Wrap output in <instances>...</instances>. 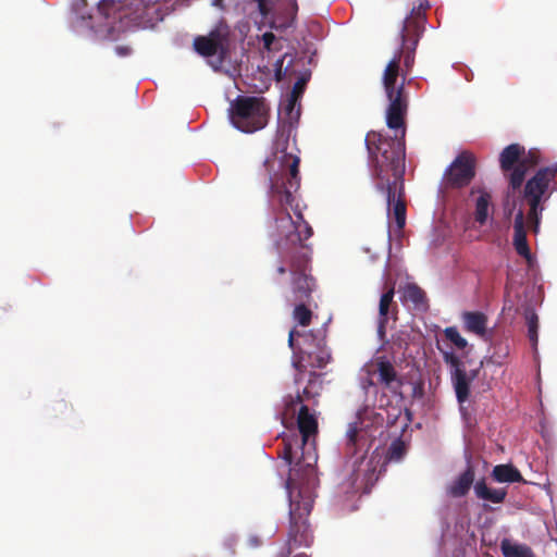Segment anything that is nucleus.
<instances>
[{
    "instance_id": "1",
    "label": "nucleus",
    "mask_w": 557,
    "mask_h": 557,
    "mask_svg": "<svg viewBox=\"0 0 557 557\" xmlns=\"http://www.w3.org/2000/svg\"><path fill=\"white\" fill-rule=\"evenodd\" d=\"M299 161L296 141H272L271 154L265 158L264 166L270 180L268 235L281 259L276 271L284 274V261L288 262L294 298L302 301L312 292L313 278L306 273L307 255L298 250L311 237L312 228L305 221L302 206L297 198Z\"/></svg>"
},
{
    "instance_id": "2",
    "label": "nucleus",
    "mask_w": 557,
    "mask_h": 557,
    "mask_svg": "<svg viewBox=\"0 0 557 557\" xmlns=\"http://www.w3.org/2000/svg\"><path fill=\"white\" fill-rule=\"evenodd\" d=\"M297 410V424L301 435V446L298 445V437L285 442L283 459L290 467L297 460L295 467L290 468V476L285 483L289 498V544L295 546H310L313 537L307 522L313 507V493L308 485H299L296 475L304 470L305 476L309 480L313 475V467L317 462L313 442L310 441L318 430V422L314 413H310L307 406L299 404Z\"/></svg>"
},
{
    "instance_id": "3",
    "label": "nucleus",
    "mask_w": 557,
    "mask_h": 557,
    "mask_svg": "<svg viewBox=\"0 0 557 557\" xmlns=\"http://www.w3.org/2000/svg\"><path fill=\"white\" fill-rule=\"evenodd\" d=\"M429 8L426 0L412 8L399 34L400 46L383 72L382 84L389 102L386 109V124L394 131L392 139H404L406 136L405 117L408 110V96L405 91V79L413 69L416 50L425 29V12ZM379 139L384 138L379 134Z\"/></svg>"
},
{
    "instance_id": "4",
    "label": "nucleus",
    "mask_w": 557,
    "mask_h": 557,
    "mask_svg": "<svg viewBox=\"0 0 557 557\" xmlns=\"http://www.w3.org/2000/svg\"><path fill=\"white\" fill-rule=\"evenodd\" d=\"M375 376L385 387L394 392L400 386L394 366L384 358L372 359L361 368L359 381L366 394L367 404L357 411L355 420L349 423L346 432L347 445L354 455L363 454L367 450L370 442L376 436L379 428L384 422L382 412L376 411V409H384L388 401L384 395L380 398L376 397Z\"/></svg>"
},
{
    "instance_id": "5",
    "label": "nucleus",
    "mask_w": 557,
    "mask_h": 557,
    "mask_svg": "<svg viewBox=\"0 0 557 557\" xmlns=\"http://www.w3.org/2000/svg\"><path fill=\"white\" fill-rule=\"evenodd\" d=\"M369 152L375 186L386 197L389 225L397 230L406 224V205L403 200L406 147L405 141H364Z\"/></svg>"
},
{
    "instance_id": "6",
    "label": "nucleus",
    "mask_w": 557,
    "mask_h": 557,
    "mask_svg": "<svg viewBox=\"0 0 557 557\" xmlns=\"http://www.w3.org/2000/svg\"><path fill=\"white\" fill-rule=\"evenodd\" d=\"M288 346L293 350V366L299 371L295 383L300 385L302 370L310 368H323L331 360V354L325 347V331L318 330L315 333H301L296 329L289 331ZM300 386H298L299 388ZM322 389L321 375L314 372L309 373L308 383L302 388V394L297 392L295 397L288 396L283 399L284 411L282 422L296 414V406L319 396Z\"/></svg>"
},
{
    "instance_id": "7",
    "label": "nucleus",
    "mask_w": 557,
    "mask_h": 557,
    "mask_svg": "<svg viewBox=\"0 0 557 557\" xmlns=\"http://www.w3.org/2000/svg\"><path fill=\"white\" fill-rule=\"evenodd\" d=\"M557 175V164H552L542 168L527 181L523 189L520 187L513 195H521V206L529 208L524 213L527 220L531 224L532 231L537 234L540 231V223L542 213L545 210V205L549 200L554 191V182ZM507 195L510 193L508 187Z\"/></svg>"
},
{
    "instance_id": "8",
    "label": "nucleus",
    "mask_w": 557,
    "mask_h": 557,
    "mask_svg": "<svg viewBox=\"0 0 557 557\" xmlns=\"http://www.w3.org/2000/svg\"><path fill=\"white\" fill-rule=\"evenodd\" d=\"M230 121L243 133H253L268 124L269 107L263 98L237 96L228 109Z\"/></svg>"
},
{
    "instance_id": "9",
    "label": "nucleus",
    "mask_w": 557,
    "mask_h": 557,
    "mask_svg": "<svg viewBox=\"0 0 557 557\" xmlns=\"http://www.w3.org/2000/svg\"><path fill=\"white\" fill-rule=\"evenodd\" d=\"M499 161L502 169L505 172H510L508 181L511 194L522 187L528 169L537 162L534 152H527L524 147H520L518 144L507 146L500 153Z\"/></svg>"
},
{
    "instance_id": "10",
    "label": "nucleus",
    "mask_w": 557,
    "mask_h": 557,
    "mask_svg": "<svg viewBox=\"0 0 557 557\" xmlns=\"http://www.w3.org/2000/svg\"><path fill=\"white\" fill-rule=\"evenodd\" d=\"M379 462L380 458L374 455L369 458L362 455L351 460L352 473L349 487L354 493L359 491L363 493L370 492V487L379 479V473L381 472V469H377Z\"/></svg>"
},
{
    "instance_id": "11",
    "label": "nucleus",
    "mask_w": 557,
    "mask_h": 557,
    "mask_svg": "<svg viewBox=\"0 0 557 557\" xmlns=\"http://www.w3.org/2000/svg\"><path fill=\"white\" fill-rule=\"evenodd\" d=\"M443 359L450 368L451 382L459 403V410L463 418L467 416V408L465 403L468 400L470 393V381L467 376L460 358L450 349L444 350L441 348Z\"/></svg>"
},
{
    "instance_id": "12",
    "label": "nucleus",
    "mask_w": 557,
    "mask_h": 557,
    "mask_svg": "<svg viewBox=\"0 0 557 557\" xmlns=\"http://www.w3.org/2000/svg\"><path fill=\"white\" fill-rule=\"evenodd\" d=\"M99 11L107 17L113 16L120 21L139 25L146 17V5L144 0H131L127 4L121 5L114 0H101L98 4Z\"/></svg>"
},
{
    "instance_id": "13",
    "label": "nucleus",
    "mask_w": 557,
    "mask_h": 557,
    "mask_svg": "<svg viewBox=\"0 0 557 557\" xmlns=\"http://www.w3.org/2000/svg\"><path fill=\"white\" fill-rule=\"evenodd\" d=\"M230 29L226 25H220L209 36H199L194 40L196 51L203 57L220 54L224 59L230 49Z\"/></svg>"
},
{
    "instance_id": "14",
    "label": "nucleus",
    "mask_w": 557,
    "mask_h": 557,
    "mask_svg": "<svg viewBox=\"0 0 557 557\" xmlns=\"http://www.w3.org/2000/svg\"><path fill=\"white\" fill-rule=\"evenodd\" d=\"M474 166L473 154L461 152L447 168L444 184L457 188L468 185L475 174Z\"/></svg>"
},
{
    "instance_id": "15",
    "label": "nucleus",
    "mask_w": 557,
    "mask_h": 557,
    "mask_svg": "<svg viewBox=\"0 0 557 557\" xmlns=\"http://www.w3.org/2000/svg\"><path fill=\"white\" fill-rule=\"evenodd\" d=\"M470 195L474 201V220L480 225L487 223L493 211L491 193L483 186H473Z\"/></svg>"
},
{
    "instance_id": "16",
    "label": "nucleus",
    "mask_w": 557,
    "mask_h": 557,
    "mask_svg": "<svg viewBox=\"0 0 557 557\" xmlns=\"http://www.w3.org/2000/svg\"><path fill=\"white\" fill-rule=\"evenodd\" d=\"M524 211L522 208H519L515 215L513 221V247L517 251V253L521 257H523L529 264L532 263L533 257L531 255L528 242H527V232L524 227V220H525Z\"/></svg>"
},
{
    "instance_id": "17",
    "label": "nucleus",
    "mask_w": 557,
    "mask_h": 557,
    "mask_svg": "<svg viewBox=\"0 0 557 557\" xmlns=\"http://www.w3.org/2000/svg\"><path fill=\"white\" fill-rule=\"evenodd\" d=\"M394 285L389 286L388 289L381 295L379 304V319H377V334L381 338L385 335V327L389 320H395L394 309Z\"/></svg>"
},
{
    "instance_id": "18",
    "label": "nucleus",
    "mask_w": 557,
    "mask_h": 557,
    "mask_svg": "<svg viewBox=\"0 0 557 557\" xmlns=\"http://www.w3.org/2000/svg\"><path fill=\"white\" fill-rule=\"evenodd\" d=\"M300 117V107L292 110L285 107V115L280 119L276 139H295Z\"/></svg>"
},
{
    "instance_id": "19",
    "label": "nucleus",
    "mask_w": 557,
    "mask_h": 557,
    "mask_svg": "<svg viewBox=\"0 0 557 557\" xmlns=\"http://www.w3.org/2000/svg\"><path fill=\"white\" fill-rule=\"evenodd\" d=\"M474 480V473L471 468L460 473L447 487V493L451 497L465 496Z\"/></svg>"
},
{
    "instance_id": "20",
    "label": "nucleus",
    "mask_w": 557,
    "mask_h": 557,
    "mask_svg": "<svg viewBox=\"0 0 557 557\" xmlns=\"http://www.w3.org/2000/svg\"><path fill=\"white\" fill-rule=\"evenodd\" d=\"M493 479L498 483L524 482L521 473L512 465H497L492 471Z\"/></svg>"
},
{
    "instance_id": "21",
    "label": "nucleus",
    "mask_w": 557,
    "mask_h": 557,
    "mask_svg": "<svg viewBox=\"0 0 557 557\" xmlns=\"http://www.w3.org/2000/svg\"><path fill=\"white\" fill-rule=\"evenodd\" d=\"M474 493L478 498L491 502L493 504L502 503L507 494L505 488H491L485 484L484 481H478L474 484Z\"/></svg>"
},
{
    "instance_id": "22",
    "label": "nucleus",
    "mask_w": 557,
    "mask_h": 557,
    "mask_svg": "<svg viewBox=\"0 0 557 557\" xmlns=\"http://www.w3.org/2000/svg\"><path fill=\"white\" fill-rule=\"evenodd\" d=\"M500 549L505 557H534L532 549L521 543L504 539L500 542Z\"/></svg>"
},
{
    "instance_id": "23",
    "label": "nucleus",
    "mask_w": 557,
    "mask_h": 557,
    "mask_svg": "<svg viewBox=\"0 0 557 557\" xmlns=\"http://www.w3.org/2000/svg\"><path fill=\"white\" fill-rule=\"evenodd\" d=\"M468 331L478 335H484L486 330V317L480 312H465L462 315Z\"/></svg>"
},
{
    "instance_id": "24",
    "label": "nucleus",
    "mask_w": 557,
    "mask_h": 557,
    "mask_svg": "<svg viewBox=\"0 0 557 557\" xmlns=\"http://www.w3.org/2000/svg\"><path fill=\"white\" fill-rule=\"evenodd\" d=\"M406 455V445L400 438L394 440L387 450L385 462H400Z\"/></svg>"
},
{
    "instance_id": "25",
    "label": "nucleus",
    "mask_w": 557,
    "mask_h": 557,
    "mask_svg": "<svg viewBox=\"0 0 557 557\" xmlns=\"http://www.w3.org/2000/svg\"><path fill=\"white\" fill-rule=\"evenodd\" d=\"M307 84L306 77H299L293 86L292 92L287 99L286 108H290L292 110L297 109L299 104V99L302 96Z\"/></svg>"
},
{
    "instance_id": "26",
    "label": "nucleus",
    "mask_w": 557,
    "mask_h": 557,
    "mask_svg": "<svg viewBox=\"0 0 557 557\" xmlns=\"http://www.w3.org/2000/svg\"><path fill=\"white\" fill-rule=\"evenodd\" d=\"M403 297L404 300L412 302L418 308H420L424 301L423 292L414 284L404 286Z\"/></svg>"
},
{
    "instance_id": "27",
    "label": "nucleus",
    "mask_w": 557,
    "mask_h": 557,
    "mask_svg": "<svg viewBox=\"0 0 557 557\" xmlns=\"http://www.w3.org/2000/svg\"><path fill=\"white\" fill-rule=\"evenodd\" d=\"M294 320L300 326H307L310 323L312 312L302 304L295 307L293 312Z\"/></svg>"
},
{
    "instance_id": "28",
    "label": "nucleus",
    "mask_w": 557,
    "mask_h": 557,
    "mask_svg": "<svg viewBox=\"0 0 557 557\" xmlns=\"http://www.w3.org/2000/svg\"><path fill=\"white\" fill-rule=\"evenodd\" d=\"M445 336L446 338L453 343L458 349H463L467 347L468 345V342L466 338H463L459 331L457 330V327L455 326H449V327H446L445 331Z\"/></svg>"
},
{
    "instance_id": "29",
    "label": "nucleus",
    "mask_w": 557,
    "mask_h": 557,
    "mask_svg": "<svg viewBox=\"0 0 557 557\" xmlns=\"http://www.w3.org/2000/svg\"><path fill=\"white\" fill-rule=\"evenodd\" d=\"M88 2L87 0H73L71 3V10L73 13L77 15L81 20L90 18L91 15L87 10Z\"/></svg>"
},
{
    "instance_id": "30",
    "label": "nucleus",
    "mask_w": 557,
    "mask_h": 557,
    "mask_svg": "<svg viewBox=\"0 0 557 557\" xmlns=\"http://www.w3.org/2000/svg\"><path fill=\"white\" fill-rule=\"evenodd\" d=\"M524 318L528 324V329H539V319L532 309L525 310Z\"/></svg>"
},
{
    "instance_id": "31",
    "label": "nucleus",
    "mask_w": 557,
    "mask_h": 557,
    "mask_svg": "<svg viewBox=\"0 0 557 557\" xmlns=\"http://www.w3.org/2000/svg\"><path fill=\"white\" fill-rule=\"evenodd\" d=\"M274 41H275V35L273 33L267 32L262 35L263 47L267 50H271V46L273 45Z\"/></svg>"
},
{
    "instance_id": "32",
    "label": "nucleus",
    "mask_w": 557,
    "mask_h": 557,
    "mask_svg": "<svg viewBox=\"0 0 557 557\" xmlns=\"http://www.w3.org/2000/svg\"><path fill=\"white\" fill-rule=\"evenodd\" d=\"M115 52L120 57H127L132 53V48L129 46H124V45L116 46Z\"/></svg>"
},
{
    "instance_id": "33",
    "label": "nucleus",
    "mask_w": 557,
    "mask_h": 557,
    "mask_svg": "<svg viewBox=\"0 0 557 557\" xmlns=\"http://www.w3.org/2000/svg\"><path fill=\"white\" fill-rule=\"evenodd\" d=\"M537 330L539 329H528V336H529V339L532 343L533 347H535L537 344V339H539Z\"/></svg>"
},
{
    "instance_id": "34",
    "label": "nucleus",
    "mask_w": 557,
    "mask_h": 557,
    "mask_svg": "<svg viewBox=\"0 0 557 557\" xmlns=\"http://www.w3.org/2000/svg\"><path fill=\"white\" fill-rule=\"evenodd\" d=\"M283 61H284L283 59H278V60L276 61V63H275V67H276V70H275V76H276V79H277V81H281L282 75H283V73H282Z\"/></svg>"
},
{
    "instance_id": "35",
    "label": "nucleus",
    "mask_w": 557,
    "mask_h": 557,
    "mask_svg": "<svg viewBox=\"0 0 557 557\" xmlns=\"http://www.w3.org/2000/svg\"><path fill=\"white\" fill-rule=\"evenodd\" d=\"M248 542L251 547H257L259 545V540L255 535L249 536Z\"/></svg>"
}]
</instances>
